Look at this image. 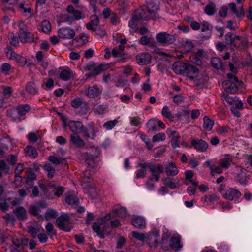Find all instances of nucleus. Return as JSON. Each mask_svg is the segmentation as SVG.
Segmentation results:
<instances>
[{"instance_id":"f257e3e1","label":"nucleus","mask_w":252,"mask_h":252,"mask_svg":"<svg viewBox=\"0 0 252 252\" xmlns=\"http://www.w3.org/2000/svg\"><path fill=\"white\" fill-rule=\"evenodd\" d=\"M160 9L159 0H146L145 7L138 9L135 13L136 18L148 20L158 17L157 12Z\"/></svg>"},{"instance_id":"f03ea898","label":"nucleus","mask_w":252,"mask_h":252,"mask_svg":"<svg viewBox=\"0 0 252 252\" xmlns=\"http://www.w3.org/2000/svg\"><path fill=\"white\" fill-rule=\"evenodd\" d=\"M111 215L107 214L98 220V223H94L93 226V230L96 232L100 237H103V235L108 234L111 227H115L120 225L119 221L115 219L111 221Z\"/></svg>"},{"instance_id":"7ed1b4c3","label":"nucleus","mask_w":252,"mask_h":252,"mask_svg":"<svg viewBox=\"0 0 252 252\" xmlns=\"http://www.w3.org/2000/svg\"><path fill=\"white\" fill-rule=\"evenodd\" d=\"M225 37L226 42L232 48L240 47L244 49L247 47L248 40L245 37L233 35L232 33L229 32Z\"/></svg>"},{"instance_id":"20e7f679","label":"nucleus","mask_w":252,"mask_h":252,"mask_svg":"<svg viewBox=\"0 0 252 252\" xmlns=\"http://www.w3.org/2000/svg\"><path fill=\"white\" fill-rule=\"evenodd\" d=\"M31 107L28 104H22L18 106L16 109L7 111L8 117L11 120L19 122L21 121L20 116H23L28 113Z\"/></svg>"},{"instance_id":"39448f33","label":"nucleus","mask_w":252,"mask_h":252,"mask_svg":"<svg viewBox=\"0 0 252 252\" xmlns=\"http://www.w3.org/2000/svg\"><path fill=\"white\" fill-rule=\"evenodd\" d=\"M56 223L60 229L66 232L69 231L71 229L69 217L67 214L62 213L61 216L57 219Z\"/></svg>"},{"instance_id":"423d86ee","label":"nucleus","mask_w":252,"mask_h":252,"mask_svg":"<svg viewBox=\"0 0 252 252\" xmlns=\"http://www.w3.org/2000/svg\"><path fill=\"white\" fill-rule=\"evenodd\" d=\"M148 168L151 173V179L158 182L161 173L163 172V166L161 164L148 163Z\"/></svg>"},{"instance_id":"0eeeda50","label":"nucleus","mask_w":252,"mask_h":252,"mask_svg":"<svg viewBox=\"0 0 252 252\" xmlns=\"http://www.w3.org/2000/svg\"><path fill=\"white\" fill-rule=\"evenodd\" d=\"M156 38L158 43L163 45L171 44L176 40L175 36L166 32H161L157 34Z\"/></svg>"},{"instance_id":"6e6552de","label":"nucleus","mask_w":252,"mask_h":252,"mask_svg":"<svg viewBox=\"0 0 252 252\" xmlns=\"http://www.w3.org/2000/svg\"><path fill=\"white\" fill-rule=\"evenodd\" d=\"M71 106L76 109L77 113L80 115L85 114L88 111V104L80 98L73 99L71 102Z\"/></svg>"},{"instance_id":"1a4fd4ad","label":"nucleus","mask_w":252,"mask_h":252,"mask_svg":"<svg viewBox=\"0 0 252 252\" xmlns=\"http://www.w3.org/2000/svg\"><path fill=\"white\" fill-rule=\"evenodd\" d=\"M58 36L63 39H71L75 36L74 30L69 27H63L59 29Z\"/></svg>"},{"instance_id":"9d476101","label":"nucleus","mask_w":252,"mask_h":252,"mask_svg":"<svg viewBox=\"0 0 252 252\" xmlns=\"http://www.w3.org/2000/svg\"><path fill=\"white\" fill-rule=\"evenodd\" d=\"M241 196V193L239 190L233 188H229L226 190L222 196L230 200H234L236 201Z\"/></svg>"},{"instance_id":"9b49d317","label":"nucleus","mask_w":252,"mask_h":252,"mask_svg":"<svg viewBox=\"0 0 252 252\" xmlns=\"http://www.w3.org/2000/svg\"><path fill=\"white\" fill-rule=\"evenodd\" d=\"M67 125L73 134H79L84 131L83 125L80 121H69Z\"/></svg>"},{"instance_id":"f8f14e48","label":"nucleus","mask_w":252,"mask_h":252,"mask_svg":"<svg viewBox=\"0 0 252 252\" xmlns=\"http://www.w3.org/2000/svg\"><path fill=\"white\" fill-rule=\"evenodd\" d=\"M223 99L231 106H236L238 108H243V104L237 97H230L226 93H222Z\"/></svg>"},{"instance_id":"ddd939ff","label":"nucleus","mask_w":252,"mask_h":252,"mask_svg":"<svg viewBox=\"0 0 252 252\" xmlns=\"http://www.w3.org/2000/svg\"><path fill=\"white\" fill-rule=\"evenodd\" d=\"M159 233L153 232L146 235V241L150 247H155L158 244Z\"/></svg>"},{"instance_id":"4468645a","label":"nucleus","mask_w":252,"mask_h":252,"mask_svg":"<svg viewBox=\"0 0 252 252\" xmlns=\"http://www.w3.org/2000/svg\"><path fill=\"white\" fill-rule=\"evenodd\" d=\"M101 93V89L97 86H90L85 91L86 95L91 98L98 97Z\"/></svg>"},{"instance_id":"2eb2a0df","label":"nucleus","mask_w":252,"mask_h":252,"mask_svg":"<svg viewBox=\"0 0 252 252\" xmlns=\"http://www.w3.org/2000/svg\"><path fill=\"white\" fill-rule=\"evenodd\" d=\"M100 129V127L95 126L94 123H91L89 129L84 133V136L86 138L94 139L96 136V133L99 131Z\"/></svg>"},{"instance_id":"dca6fc26","label":"nucleus","mask_w":252,"mask_h":252,"mask_svg":"<svg viewBox=\"0 0 252 252\" xmlns=\"http://www.w3.org/2000/svg\"><path fill=\"white\" fill-rule=\"evenodd\" d=\"M191 144L196 150L201 152L205 151L208 148V143L202 139H192Z\"/></svg>"},{"instance_id":"f3484780","label":"nucleus","mask_w":252,"mask_h":252,"mask_svg":"<svg viewBox=\"0 0 252 252\" xmlns=\"http://www.w3.org/2000/svg\"><path fill=\"white\" fill-rule=\"evenodd\" d=\"M164 166L165 173L168 177L176 176L179 172L176 165L172 162L164 164Z\"/></svg>"},{"instance_id":"a211bd4d","label":"nucleus","mask_w":252,"mask_h":252,"mask_svg":"<svg viewBox=\"0 0 252 252\" xmlns=\"http://www.w3.org/2000/svg\"><path fill=\"white\" fill-rule=\"evenodd\" d=\"M66 11L73 15V18L75 20H79L85 18L86 16L84 13L80 11L76 10L75 8L71 5H68L66 7Z\"/></svg>"},{"instance_id":"6ab92c4d","label":"nucleus","mask_w":252,"mask_h":252,"mask_svg":"<svg viewBox=\"0 0 252 252\" xmlns=\"http://www.w3.org/2000/svg\"><path fill=\"white\" fill-rule=\"evenodd\" d=\"M151 56L147 53H141L136 56V60L139 64L143 65L149 63L151 61Z\"/></svg>"},{"instance_id":"aec40b11","label":"nucleus","mask_w":252,"mask_h":252,"mask_svg":"<svg viewBox=\"0 0 252 252\" xmlns=\"http://www.w3.org/2000/svg\"><path fill=\"white\" fill-rule=\"evenodd\" d=\"M167 134L171 136V145L173 148L176 149L179 147V139L180 138L179 135L175 130H171L168 129L167 130Z\"/></svg>"},{"instance_id":"412c9836","label":"nucleus","mask_w":252,"mask_h":252,"mask_svg":"<svg viewBox=\"0 0 252 252\" xmlns=\"http://www.w3.org/2000/svg\"><path fill=\"white\" fill-rule=\"evenodd\" d=\"M132 225L136 228L142 229L146 226V221L144 218L141 216H136L131 220Z\"/></svg>"},{"instance_id":"4be33fe9","label":"nucleus","mask_w":252,"mask_h":252,"mask_svg":"<svg viewBox=\"0 0 252 252\" xmlns=\"http://www.w3.org/2000/svg\"><path fill=\"white\" fill-rule=\"evenodd\" d=\"M233 156L229 154L225 155L224 157L219 160V164L220 167L227 169L232 162Z\"/></svg>"},{"instance_id":"5701e85b","label":"nucleus","mask_w":252,"mask_h":252,"mask_svg":"<svg viewBox=\"0 0 252 252\" xmlns=\"http://www.w3.org/2000/svg\"><path fill=\"white\" fill-rule=\"evenodd\" d=\"M187 63L176 62L172 65L173 71L177 74H185Z\"/></svg>"},{"instance_id":"b1692460","label":"nucleus","mask_w":252,"mask_h":252,"mask_svg":"<svg viewBox=\"0 0 252 252\" xmlns=\"http://www.w3.org/2000/svg\"><path fill=\"white\" fill-rule=\"evenodd\" d=\"M19 37L22 43L30 42L32 40V34L22 29L19 30Z\"/></svg>"},{"instance_id":"393cba45","label":"nucleus","mask_w":252,"mask_h":252,"mask_svg":"<svg viewBox=\"0 0 252 252\" xmlns=\"http://www.w3.org/2000/svg\"><path fill=\"white\" fill-rule=\"evenodd\" d=\"M238 173H237V180L241 184L246 185L248 183L246 175L247 170L240 167L238 169Z\"/></svg>"},{"instance_id":"a878e982","label":"nucleus","mask_w":252,"mask_h":252,"mask_svg":"<svg viewBox=\"0 0 252 252\" xmlns=\"http://www.w3.org/2000/svg\"><path fill=\"white\" fill-rule=\"evenodd\" d=\"M223 87L224 88L226 93L234 94L238 91V87L234 82L225 81L223 83Z\"/></svg>"},{"instance_id":"bb28decb","label":"nucleus","mask_w":252,"mask_h":252,"mask_svg":"<svg viewBox=\"0 0 252 252\" xmlns=\"http://www.w3.org/2000/svg\"><path fill=\"white\" fill-rule=\"evenodd\" d=\"M162 182L163 185L171 189H174L179 186L178 180L177 179H175L173 181L169 177L163 179Z\"/></svg>"},{"instance_id":"cd10ccee","label":"nucleus","mask_w":252,"mask_h":252,"mask_svg":"<svg viewBox=\"0 0 252 252\" xmlns=\"http://www.w3.org/2000/svg\"><path fill=\"white\" fill-rule=\"evenodd\" d=\"M70 141L77 147L82 148L85 146L84 141L77 135V134H72L70 136Z\"/></svg>"},{"instance_id":"c85d7f7f","label":"nucleus","mask_w":252,"mask_h":252,"mask_svg":"<svg viewBox=\"0 0 252 252\" xmlns=\"http://www.w3.org/2000/svg\"><path fill=\"white\" fill-rule=\"evenodd\" d=\"M72 75L73 72L68 67L63 68L60 71V77L63 80H68Z\"/></svg>"},{"instance_id":"c756f323","label":"nucleus","mask_w":252,"mask_h":252,"mask_svg":"<svg viewBox=\"0 0 252 252\" xmlns=\"http://www.w3.org/2000/svg\"><path fill=\"white\" fill-rule=\"evenodd\" d=\"M140 169L136 172V178H144L146 176V170L148 168V163H140L138 166Z\"/></svg>"},{"instance_id":"7c9ffc66","label":"nucleus","mask_w":252,"mask_h":252,"mask_svg":"<svg viewBox=\"0 0 252 252\" xmlns=\"http://www.w3.org/2000/svg\"><path fill=\"white\" fill-rule=\"evenodd\" d=\"M13 213L18 220H24L27 217V211L23 207H18L13 210Z\"/></svg>"},{"instance_id":"2f4dec72","label":"nucleus","mask_w":252,"mask_h":252,"mask_svg":"<svg viewBox=\"0 0 252 252\" xmlns=\"http://www.w3.org/2000/svg\"><path fill=\"white\" fill-rule=\"evenodd\" d=\"M199 70L195 66L191 65L189 63L187 64V68H186V73L188 76H190L192 78V76H197Z\"/></svg>"},{"instance_id":"473e14b6","label":"nucleus","mask_w":252,"mask_h":252,"mask_svg":"<svg viewBox=\"0 0 252 252\" xmlns=\"http://www.w3.org/2000/svg\"><path fill=\"white\" fill-rule=\"evenodd\" d=\"M27 179L26 181V185L30 186H33V181L36 180V175L33 172L32 168H28L26 171Z\"/></svg>"},{"instance_id":"72a5a7b5","label":"nucleus","mask_w":252,"mask_h":252,"mask_svg":"<svg viewBox=\"0 0 252 252\" xmlns=\"http://www.w3.org/2000/svg\"><path fill=\"white\" fill-rule=\"evenodd\" d=\"M28 232L33 238H35L38 236V233L41 231H44L43 228L39 225L36 227L30 226L28 227Z\"/></svg>"},{"instance_id":"f704fd0d","label":"nucleus","mask_w":252,"mask_h":252,"mask_svg":"<svg viewBox=\"0 0 252 252\" xmlns=\"http://www.w3.org/2000/svg\"><path fill=\"white\" fill-rule=\"evenodd\" d=\"M229 7L231 12L236 15L237 17H240L244 16V12L242 6H240L238 8V9H236V5L234 3H230L229 4Z\"/></svg>"},{"instance_id":"c9c22d12","label":"nucleus","mask_w":252,"mask_h":252,"mask_svg":"<svg viewBox=\"0 0 252 252\" xmlns=\"http://www.w3.org/2000/svg\"><path fill=\"white\" fill-rule=\"evenodd\" d=\"M114 212L116 215L119 217L123 219H125L127 216L128 214L125 208L117 206L114 209Z\"/></svg>"},{"instance_id":"e433bc0d","label":"nucleus","mask_w":252,"mask_h":252,"mask_svg":"<svg viewBox=\"0 0 252 252\" xmlns=\"http://www.w3.org/2000/svg\"><path fill=\"white\" fill-rule=\"evenodd\" d=\"M98 152L94 154L87 153V157L86 159V163L88 164V166L93 167L94 165V160L98 156Z\"/></svg>"},{"instance_id":"4c0bfd02","label":"nucleus","mask_w":252,"mask_h":252,"mask_svg":"<svg viewBox=\"0 0 252 252\" xmlns=\"http://www.w3.org/2000/svg\"><path fill=\"white\" fill-rule=\"evenodd\" d=\"M24 151L27 156H29L32 158H35L38 155L36 149L32 146H27L24 149Z\"/></svg>"},{"instance_id":"58836bf2","label":"nucleus","mask_w":252,"mask_h":252,"mask_svg":"<svg viewBox=\"0 0 252 252\" xmlns=\"http://www.w3.org/2000/svg\"><path fill=\"white\" fill-rule=\"evenodd\" d=\"M57 216L58 213L55 210L49 208L45 212V216L44 217H41V218L45 219L46 220H48L51 219L56 218Z\"/></svg>"},{"instance_id":"ea45409f","label":"nucleus","mask_w":252,"mask_h":252,"mask_svg":"<svg viewBox=\"0 0 252 252\" xmlns=\"http://www.w3.org/2000/svg\"><path fill=\"white\" fill-rule=\"evenodd\" d=\"M26 90L28 93L32 95L36 94L38 92L37 88L35 83L32 81H31L28 83Z\"/></svg>"},{"instance_id":"a19ab883","label":"nucleus","mask_w":252,"mask_h":252,"mask_svg":"<svg viewBox=\"0 0 252 252\" xmlns=\"http://www.w3.org/2000/svg\"><path fill=\"white\" fill-rule=\"evenodd\" d=\"M203 128L207 131H210L213 128L214 126V121L210 119L208 117L205 116L203 118Z\"/></svg>"},{"instance_id":"79ce46f5","label":"nucleus","mask_w":252,"mask_h":252,"mask_svg":"<svg viewBox=\"0 0 252 252\" xmlns=\"http://www.w3.org/2000/svg\"><path fill=\"white\" fill-rule=\"evenodd\" d=\"M180 238L179 237H173L170 241V246L171 248L176 251L179 250L181 246L180 245Z\"/></svg>"},{"instance_id":"37998d69","label":"nucleus","mask_w":252,"mask_h":252,"mask_svg":"<svg viewBox=\"0 0 252 252\" xmlns=\"http://www.w3.org/2000/svg\"><path fill=\"white\" fill-rule=\"evenodd\" d=\"M161 114L163 117L167 118L170 121H173L174 119V115L171 113L169 107L166 105L163 106L162 109Z\"/></svg>"},{"instance_id":"c03bdc74","label":"nucleus","mask_w":252,"mask_h":252,"mask_svg":"<svg viewBox=\"0 0 252 252\" xmlns=\"http://www.w3.org/2000/svg\"><path fill=\"white\" fill-rule=\"evenodd\" d=\"M65 202L71 205H77L79 203V199L74 195L69 194L65 197Z\"/></svg>"},{"instance_id":"a18cd8bd","label":"nucleus","mask_w":252,"mask_h":252,"mask_svg":"<svg viewBox=\"0 0 252 252\" xmlns=\"http://www.w3.org/2000/svg\"><path fill=\"white\" fill-rule=\"evenodd\" d=\"M46 206L43 203L38 204L36 206H31L29 208V213L34 215H37L40 208H45Z\"/></svg>"},{"instance_id":"49530a36","label":"nucleus","mask_w":252,"mask_h":252,"mask_svg":"<svg viewBox=\"0 0 252 252\" xmlns=\"http://www.w3.org/2000/svg\"><path fill=\"white\" fill-rule=\"evenodd\" d=\"M216 11V6L214 3H209L205 7L204 12L208 15H213Z\"/></svg>"},{"instance_id":"de8ad7c7","label":"nucleus","mask_w":252,"mask_h":252,"mask_svg":"<svg viewBox=\"0 0 252 252\" xmlns=\"http://www.w3.org/2000/svg\"><path fill=\"white\" fill-rule=\"evenodd\" d=\"M230 129L228 126H219L217 129V132L219 135L225 136L230 132Z\"/></svg>"},{"instance_id":"09e8293b","label":"nucleus","mask_w":252,"mask_h":252,"mask_svg":"<svg viewBox=\"0 0 252 252\" xmlns=\"http://www.w3.org/2000/svg\"><path fill=\"white\" fill-rule=\"evenodd\" d=\"M41 28L43 32L48 34L51 30L50 23L47 20H44L41 24Z\"/></svg>"},{"instance_id":"8fccbe9b","label":"nucleus","mask_w":252,"mask_h":252,"mask_svg":"<svg viewBox=\"0 0 252 252\" xmlns=\"http://www.w3.org/2000/svg\"><path fill=\"white\" fill-rule=\"evenodd\" d=\"M190 182L193 185V187L189 186L188 187L187 191L188 194L190 195H193L196 191V188L197 187L198 183L193 180H190Z\"/></svg>"},{"instance_id":"3c124183","label":"nucleus","mask_w":252,"mask_h":252,"mask_svg":"<svg viewBox=\"0 0 252 252\" xmlns=\"http://www.w3.org/2000/svg\"><path fill=\"white\" fill-rule=\"evenodd\" d=\"M118 123V121L116 119H114L112 121H109L103 125V126L107 130H111Z\"/></svg>"},{"instance_id":"603ef678","label":"nucleus","mask_w":252,"mask_h":252,"mask_svg":"<svg viewBox=\"0 0 252 252\" xmlns=\"http://www.w3.org/2000/svg\"><path fill=\"white\" fill-rule=\"evenodd\" d=\"M50 187L53 189L56 196L59 197L60 196L64 191V189L62 187L56 186L55 185H51Z\"/></svg>"},{"instance_id":"864d4df0","label":"nucleus","mask_w":252,"mask_h":252,"mask_svg":"<svg viewBox=\"0 0 252 252\" xmlns=\"http://www.w3.org/2000/svg\"><path fill=\"white\" fill-rule=\"evenodd\" d=\"M157 121L150 120L147 123V126L149 131H154L157 130Z\"/></svg>"},{"instance_id":"5fc2aeb1","label":"nucleus","mask_w":252,"mask_h":252,"mask_svg":"<svg viewBox=\"0 0 252 252\" xmlns=\"http://www.w3.org/2000/svg\"><path fill=\"white\" fill-rule=\"evenodd\" d=\"M49 160L54 164H59L62 163L64 159L59 157L50 156L48 158Z\"/></svg>"},{"instance_id":"6e6d98bb","label":"nucleus","mask_w":252,"mask_h":252,"mask_svg":"<svg viewBox=\"0 0 252 252\" xmlns=\"http://www.w3.org/2000/svg\"><path fill=\"white\" fill-rule=\"evenodd\" d=\"M211 63L213 66L217 69H220L222 67V63L220 58L215 57L211 59Z\"/></svg>"},{"instance_id":"4d7b16f0","label":"nucleus","mask_w":252,"mask_h":252,"mask_svg":"<svg viewBox=\"0 0 252 252\" xmlns=\"http://www.w3.org/2000/svg\"><path fill=\"white\" fill-rule=\"evenodd\" d=\"M132 236L136 240L141 242H144L146 238V235L145 234L136 231H133L132 232Z\"/></svg>"},{"instance_id":"13d9d810","label":"nucleus","mask_w":252,"mask_h":252,"mask_svg":"<svg viewBox=\"0 0 252 252\" xmlns=\"http://www.w3.org/2000/svg\"><path fill=\"white\" fill-rule=\"evenodd\" d=\"M0 68L2 73L7 75L11 70V65L9 63H4L1 64Z\"/></svg>"},{"instance_id":"bf43d9fd","label":"nucleus","mask_w":252,"mask_h":252,"mask_svg":"<svg viewBox=\"0 0 252 252\" xmlns=\"http://www.w3.org/2000/svg\"><path fill=\"white\" fill-rule=\"evenodd\" d=\"M166 136L164 133H158L153 137L152 141L153 142L164 141Z\"/></svg>"},{"instance_id":"052dcab7","label":"nucleus","mask_w":252,"mask_h":252,"mask_svg":"<svg viewBox=\"0 0 252 252\" xmlns=\"http://www.w3.org/2000/svg\"><path fill=\"white\" fill-rule=\"evenodd\" d=\"M8 37L10 41V44L11 45L14 46H16L18 44V39L17 37L15 36L13 33H9Z\"/></svg>"},{"instance_id":"680f3d73","label":"nucleus","mask_w":252,"mask_h":252,"mask_svg":"<svg viewBox=\"0 0 252 252\" xmlns=\"http://www.w3.org/2000/svg\"><path fill=\"white\" fill-rule=\"evenodd\" d=\"M130 119V124L132 126L136 127H140L141 125L140 120L139 117H131Z\"/></svg>"},{"instance_id":"e2e57ef3","label":"nucleus","mask_w":252,"mask_h":252,"mask_svg":"<svg viewBox=\"0 0 252 252\" xmlns=\"http://www.w3.org/2000/svg\"><path fill=\"white\" fill-rule=\"evenodd\" d=\"M140 137L141 139L145 143L147 148L149 150H151L153 147V145L150 143V140L148 137L144 134H140Z\"/></svg>"},{"instance_id":"0e129e2a","label":"nucleus","mask_w":252,"mask_h":252,"mask_svg":"<svg viewBox=\"0 0 252 252\" xmlns=\"http://www.w3.org/2000/svg\"><path fill=\"white\" fill-rule=\"evenodd\" d=\"M45 228L49 235L53 236L56 234V230L54 229L53 225L51 223H48Z\"/></svg>"},{"instance_id":"69168bd1","label":"nucleus","mask_w":252,"mask_h":252,"mask_svg":"<svg viewBox=\"0 0 252 252\" xmlns=\"http://www.w3.org/2000/svg\"><path fill=\"white\" fill-rule=\"evenodd\" d=\"M185 99V97H184L181 94H177L173 97V102L177 104H179L182 103L184 102Z\"/></svg>"},{"instance_id":"338daca9","label":"nucleus","mask_w":252,"mask_h":252,"mask_svg":"<svg viewBox=\"0 0 252 252\" xmlns=\"http://www.w3.org/2000/svg\"><path fill=\"white\" fill-rule=\"evenodd\" d=\"M4 219L7 223L14 224L16 221L15 217L10 214H7L3 216Z\"/></svg>"},{"instance_id":"774afa93","label":"nucleus","mask_w":252,"mask_h":252,"mask_svg":"<svg viewBox=\"0 0 252 252\" xmlns=\"http://www.w3.org/2000/svg\"><path fill=\"white\" fill-rule=\"evenodd\" d=\"M201 30L203 32H205L208 31H211L212 29V26L207 22L203 21L201 23Z\"/></svg>"}]
</instances>
